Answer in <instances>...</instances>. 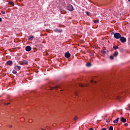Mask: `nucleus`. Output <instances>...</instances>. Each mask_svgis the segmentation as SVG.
I'll return each mask as SVG.
<instances>
[{"instance_id": "f257e3e1", "label": "nucleus", "mask_w": 130, "mask_h": 130, "mask_svg": "<svg viewBox=\"0 0 130 130\" xmlns=\"http://www.w3.org/2000/svg\"><path fill=\"white\" fill-rule=\"evenodd\" d=\"M114 37L116 39H120L121 37V35L119 33H115L114 34Z\"/></svg>"}, {"instance_id": "f03ea898", "label": "nucleus", "mask_w": 130, "mask_h": 130, "mask_svg": "<svg viewBox=\"0 0 130 130\" xmlns=\"http://www.w3.org/2000/svg\"><path fill=\"white\" fill-rule=\"evenodd\" d=\"M67 9L69 11L72 12L74 10V7H73L72 5H69L68 6Z\"/></svg>"}, {"instance_id": "7ed1b4c3", "label": "nucleus", "mask_w": 130, "mask_h": 130, "mask_svg": "<svg viewBox=\"0 0 130 130\" xmlns=\"http://www.w3.org/2000/svg\"><path fill=\"white\" fill-rule=\"evenodd\" d=\"M58 88H59V86H58V85H55V86H52L50 87V90H52L53 89H55V90H57Z\"/></svg>"}, {"instance_id": "20e7f679", "label": "nucleus", "mask_w": 130, "mask_h": 130, "mask_svg": "<svg viewBox=\"0 0 130 130\" xmlns=\"http://www.w3.org/2000/svg\"><path fill=\"white\" fill-rule=\"evenodd\" d=\"M64 56L67 58H70V57H71V54L70 53V51H68L67 52H66L64 54Z\"/></svg>"}, {"instance_id": "39448f33", "label": "nucleus", "mask_w": 130, "mask_h": 130, "mask_svg": "<svg viewBox=\"0 0 130 130\" xmlns=\"http://www.w3.org/2000/svg\"><path fill=\"white\" fill-rule=\"evenodd\" d=\"M120 41H121V43H124L126 42V39L124 37H120Z\"/></svg>"}, {"instance_id": "423d86ee", "label": "nucleus", "mask_w": 130, "mask_h": 130, "mask_svg": "<svg viewBox=\"0 0 130 130\" xmlns=\"http://www.w3.org/2000/svg\"><path fill=\"white\" fill-rule=\"evenodd\" d=\"M25 50L27 52H29L31 50V48L30 46H27L25 48Z\"/></svg>"}, {"instance_id": "0eeeda50", "label": "nucleus", "mask_w": 130, "mask_h": 130, "mask_svg": "<svg viewBox=\"0 0 130 130\" xmlns=\"http://www.w3.org/2000/svg\"><path fill=\"white\" fill-rule=\"evenodd\" d=\"M62 31V30L61 29H58V28H55V29H54V32H61Z\"/></svg>"}, {"instance_id": "6e6552de", "label": "nucleus", "mask_w": 130, "mask_h": 130, "mask_svg": "<svg viewBox=\"0 0 130 130\" xmlns=\"http://www.w3.org/2000/svg\"><path fill=\"white\" fill-rule=\"evenodd\" d=\"M14 68L16 71H19L21 69V67L18 66H15Z\"/></svg>"}, {"instance_id": "1a4fd4ad", "label": "nucleus", "mask_w": 130, "mask_h": 130, "mask_svg": "<svg viewBox=\"0 0 130 130\" xmlns=\"http://www.w3.org/2000/svg\"><path fill=\"white\" fill-rule=\"evenodd\" d=\"M121 122H123V123H125L126 122V119L124 117H121Z\"/></svg>"}, {"instance_id": "9d476101", "label": "nucleus", "mask_w": 130, "mask_h": 130, "mask_svg": "<svg viewBox=\"0 0 130 130\" xmlns=\"http://www.w3.org/2000/svg\"><path fill=\"white\" fill-rule=\"evenodd\" d=\"M118 55V52L117 51H115L113 54V57H117Z\"/></svg>"}, {"instance_id": "9b49d317", "label": "nucleus", "mask_w": 130, "mask_h": 130, "mask_svg": "<svg viewBox=\"0 0 130 130\" xmlns=\"http://www.w3.org/2000/svg\"><path fill=\"white\" fill-rule=\"evenodd\" d=\"M7 64H8L9 66H12L13 64V61L12 60H8L7 62H6Z\"/></svg>"}, {"instance_id": "f8f14e48", "label": "nucleus", "mask_w": 130, "mask_h": 130, "mask_svg": "<svg viewBox=\"0 0 130 130\" xmlns=\"http://www.w3.org/2000/svg\"><path fill=\"white\" fill-rule=\"evenodd\" d=\"M119 117L117 118L116 119L113 120V123L114 124L117 123L118 122V121H119Z\"/></svg>"}, {"instance_id": "ddd939ff", "label": "nucleus", "mask_w": 130, "mask_h": 130, "mask_svg": "<svg viewBox=\"0 0 130 130\" xmlns=\"http://www.w3.org/2000/svg\"><path fill=\"white\" fill-rule=\"evenodd\" d=\"M113 48L114 50H116L119 49V47L117 45H114L113 47Z\"/></svg>"}, {"instance_id": "4468645a", "label": "nucleus", "mask_w": 130, "mask_h": 130, "mask_svg": "<svg viewBox=\"0 0 130 130\" xmlns=\"http://www.w3.org/2000/svg\"><path fill=\"white\" fill-rule=\"evenodd\" d=\"M34 38V37L33 36H29L28 37V40H32Z\"/></svg>"}, {"instance_id": "2eb2a0df", "label": "nucleus", "mask_w": 130, "mask_h": 130, "mask_svg": "<svg viewBox=\"0 0 130 130\" xmlns=\"http://www.w3.org/2000/svg\"><path fill=\"white\" fill-rule=\"evenodd\" d=\"M9 4L10 6H14V5H15L14 3L13 2H10L9 3Z\"/></svg>"}, {"instance_id": "dca6fc26", "label": "nucleus", "mask_w": 130, "mask_h": 130, "mask_svg": "<svg viewBox=\"0 0 130 130\" xmlns=\"http://www.w3.org/2000/svg\"><path fill=\"white\" fill-rule=\"evenodd\" d=\"M28 63V61L27 60H24L23 61H22V64H27Z\"/></svg>"}, {"instance_id": "f3484780", "label": "nucleus", "mask_w": 130, "mask_h": 130, "mask_svg": "<svg viewBox=\"0 0 130 130\" xmlns=\"http://www.w3.org/2000/svg\"><path fill=\"white\" fill-rule=\"evenodd\" d=\"M101 53H102L103 55L106 54V51H105L104 50H101Z\"/></svg>"}, {"instance_id": "a211bd4d", "label": "nucleus", "mask_w": 130, "mask_h": 130, "mask_svg": "<svg viewBox=\"0 0 130 130\" xmlns=\"http://www.w3.org/2000/svg\"><path fill=\"white\" fill-rule=\"evenodd\" d=\"M86 67H91V63H90V62H87V63L86 64Z\"/></svg>"}, {"instance_id": "6ab92c4d", "label": "nucleus", "mask_w": 130, "mask_h": 130, "mask_svg": "<svg viewBox=\"0 0 130 130\" xmlns=\"http://www.w3.org/2000/svg\"><path fill=\"white\" fill-rule=\"evenodd\" d=\"M99 22V20L98 19L94 20V23L95 24H98Z\"/></svg>"}, {"instance_id": "aec40b11", "label": "nucleus", "mask_w": 130, "mask_h": 130, "mask_svg": "<svg viewBox=\"0 0 130 130\" xmlns=\"http://www.w3.org/2000/svg\"><path fill=\"white\" fill-rule=\"evenodd\" d=\"M109 130H114L113 127L112 126H110Z\"/></svg>"}, {"instance_id": "412c9836", "label": "nucleus", "mask_w": 130, "mask_h": 130, "mask_svg": "<svg viewBox=\"0 0 130 130\" xmlns=\"http://www.w3.org/2000/svg\"><path fill=\"white\" fill-rule=\"evenodd\" d=\"M110 59H114V56H113V55H110Z\"/></svg>"}, {"instance_id": "4be33fe9", "label": "nucleus", "mask_w": 130, "mask_h": 130, "mask_svg": "<svg viewBox=\"0 0 130 130\" xmlns=\"http://www.w3.org/2000/svg\"><path fill=\"white\" fill-rule=\"evenodd\" d=\"M106 121L107 123H110V120L109 119H106Z\"/></svg>"}, {"instance_id": "5701e85b", "label": "nucleus", "mask_w": 130, "mask_h": 130, "mask_svg": "<svg viewBox=\"0 0 130 130\" xmlns=\"http://www.w3.org/2000/svg\"><path fill=\"white\" fill-rule=\"evenodd\" d=\"M79 86L80 87H84V85L82 84H79Z\"/></svg>"}, {"instance_id": "b1692460", "label": "nucleus", "mask_w": 130, "mask_h": 130, "mask_svg": "<svg viewBox=\"0 0 130 130\" xmlns=\"http://www.w3.org/2000/svg\"><path fill=\"white\" fill-rule=\"evenodd\" d=\"M74 120H75V121L77 120H78V117L77 116H75L74 118Z\"/></svg>"}, {"instance_id": "393cba45", "label": "nucleus", "mask_w": 130, "mask_h": 130, "mask_svg": "<svg viewBox=\"0 0 130 130\" xmlns=\"http://www.w3.org/2000/svg\"><path fill=\"white\" fill-rule=\"evenodd\" d=\"M12 73L14 74H16L17 72L16 71H13Z\"/></svg>"}, {"instance_id": "a878e982", "label": "nucleus", "mask_w": 130, "mask_h": 130, "mask_svg": "<svg viewBox=\"0 0 130 130\" xmlns=\"http://www.w3.org/2000/svg\"><path fill=\"white\" fill-rule=\"evenodd\" d=\"M90 14V12H86V15H87V16H89Z\"/></svg>"}, {"instance_id": "bb28decb", "label": "nucleus", "mask_w": 130, "mask_h": 130, "mask_svg": "<svg viewBox=\"0 0 130 130\" xmlns=\"http://www.w3.org/2000/svg\"><path fill=\"white\" fill-rule=\"evenodd\" d=\"M1 13H2L3 14H5V11H2Z\"/></svg>"}, {"instance_id": "cd10ccee", "label": "nucleus", "mask_w": 130, "mask_h": 130, "mask_svg": "<svg viewBox=\"0 0 130 130\" xmlns=\"http://www.w3.org/2000/svg\"><path fill=\"white\" fill-rule=\"evenodd\" d=\"M10 103H8L5 104V105H10Z\"/></svg>"}, {"instance_id": "c85d7f7f", "label": "nucleus", "mask_w": 130, "mask_h": 130, "mask_svg": "<svg viewBox=\"0 0 130 130\" xmlns=\"http://www.w3.org/2000/svg\"><path fill=\"white\" fill-rule=\"evenodd\" d=\"M124 125H125V126H127L128 125V124L127 123H125Z\"/></svg>"}, {"instance_id": "c756f323", "label": "nucleus", "mask_w": 130, "mask_h": 130, "mask_svg": "<svg viewBox=\"0 0 130 130\" xmlns=\"http://www.w3.org/2000/svg\"><path fill=\"white\" fill-rule=\"evenodd\" d=\"M102 130H107V129L105 128H102Z\"/></svg>"}, {"instance_id": "7c9ffc66", "label": "nucleus", "mask_w": 130, "mask_h": 130, "mask_svg": "<svg viewBox=\"0 0 130 130\" xmlns=\"http://www.w3.org/2000/svg\"><path fill=\"white\" fill-rule=\"evenodd\" d=\"M88 130H93L92 128H90Z\"/></svg>"}, {"instance_id": "2f4dec72", "label": "nucleus", "mask_w": 130, "mask_h": 130, "mask_svg": "<svg viewBox=\"0 0 130 130\" xmlns=\"http://www.w3.org/2000/svg\"><path fill=\"white\" fill-rule=\"evenodd\" d=\"M2 18L0 17V22H2Z\"/></svg>"}, {"instance_id": "473e14b6", "label": "nucleus", "mask_w": 130, "mask_h": 130, "mask_svg": "<svg viewBox=\"0 0 130 130\" xmlns=\"http://www.w3.org/2000/svg\"><path fill=\"white\" fill-rule=\"evenodd\" d=\"M9 127H10V128L12 127V125H10L9 126Z\"/></svg>"}, {"instance_id": "72a5a7b5", "label": "nucleus", "mask_w": 130, "mask_h": 130, "mask_svg": "<svg viewBox=\"0 0 130 130\" xmlns=\"http://www.w3.org/2000/svg\"><path fill=\"white\" fill-rule=\"evenodd\" d=\"M42 130H46L44 128H42Z\"/></svg>"}, {"instance_id": "f704fd0d", "label": "nucleus", "mask_w": 130, "mask_h": 130, "mask_svg": "<svg viewBox=\"0 0 130 130\" xmlns=\"http://www.w3.org/2000/svg\"><path fill=\"white\" fill-rule=\"evenodd\" d=\"M91 83H93V80H91Z\"/></svg>"}, {"instance_id": "c9c22d12", "label": "nucleus", "mask_w": 130, "mask_h": 130, "mask_svg": "<svg viewBox=\"0 0 130 130\" xmlns=\"http://www.w3.org/2000/svg\"><path fill=\"white\" fill-rule=\"evenodd\" d=\"M96 83V81H95V82H94V83Z\"/></svg>"}, {"instance_id": "e433bc0d", "label": "nucleus", "mask_w": 130, "mask_h": 130, "mask_svg": "<svg viewBox=\"0 0 130 130\" xmlns=\"http://www.w3.org/2000/svg\"><path fill=\"white\" fill-rule=\"evenodd\" d=\"M128 2H130V0H128Z\"/></svg>"}, {"instance_id": "4c0bfd02", "label": "nucleus", "mask_w": 130, "mask_h": 130, "mask_svg": "<svg viewBox=\"0 0 130 130\" xmlns=\"http://www.w3.org/2000/svg\"><path fill=\"white\" fill-rule=\"evenodd\" d=\"M76 95H77V93H76Z\"/></svg>"}, {"instance_id": "58836bf2", "label": "nucleus", "mask_w": 130, "mask_h": 130, "mask_svg": "<svg viewBox=\"0 0 130 130\" xmlns=\"http://www.w3.org/2000/svg\"><path fill=\"white\" fill-rule=\"evenodd\" d=\"M129 110H130V106H129Z\"/></svg>"}]
</instances>
